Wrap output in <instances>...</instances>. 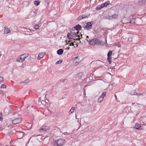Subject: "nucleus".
Returning a JSON list of instances; mask_svg holds the SVG:
<instances>
[{
	"instance_id": "nucleus-45",
	"label": "nucleus",
	"mask_w": 146,
	"mask_h": 146,
	"mask_svg": "<svg viewBox=\"0 0 146 146\" xmlns=\"http://www.w3.org/2000/svg\"><path fill=\"white\" fill-rule=\"evenodd\" d=\"M82 34H81V37H82Z\"/></svg>"
},
{
	"instance_id": "nucleus-38",
	"label": "nucleus",
	"mask_w": 146,
	"mask_h": 146,
	"mask_svg": "<svg viewBox=\"0 0 146 146\" xmlns=\"http://www.w3.org/2000/svg\"><path fill=\"white\" fill-rule=\"evenodd\" d=\"M141 94H137V95H139V96H141Z\"/></svg>"
},
{
	"instance_id": "nucleus-9",
	"label": "nucleus",
	"mask_w": 146,
	"mask_h": 146,
	"mask_svg": "<svg viewBox=\"0 0 146 146\" xmlns=\"http://www.w3.org/2000/svg\"><path fill=\"white\" fill-rule=\"evenodd\" d=\"M74 61L76 64H78L80 62V60L78 56L74 58Z\"/></svg>"
},
{
	"instance_id": "nucleus-5",
	"label": "nucleus",
	"mask_w": 146,
	"mask_h": 146,
	"mask_svg": "<svg viewBox=\"0 0 146 146\" xmlns=\"http://www.w3.org/2000/svg\"><path fill=\"white\" fill-rule=\"evenodd\" d=\"M112 54V51L111 50H110L108 53V61L109 62V64H110L111 63V56Z\"/></svg>"
},
{
	"instance_id": "nucleus-46",
	"label": "nucleus",
	"mask_w": 146,
	"mask_h": 146,
	"mask_svg": "<svg viewBox=\"0 0 146 146\" xmlns=\"http://www.w3.org/2000/svg\"><path fill=\"white\" fill-rule=\"evenodd\" d=\"M9 146V145H6V146Z\"/></svg>"
},
{
	"instance_id": "nucleus-29",
	"label": "nucleus",
	"mask_w": 146,
	"mask_h": 146,
	"mask_svg": "<svg viewBox=\"0 0 146 146\" xmlns=\"http://www.w3.org/2000/svg\"><path fill=\"white\" fill-rule=\"evenodd\" d=\"M3 117H2V112H0V121H2L3 120Z\"/></svg>"
},
{
	"instance_id": "nucleus-1",
	"label": "nucleus",
	"mask_w": 146,
	"mask_h": 146,
	"mask_svg": "<svg viewBox=\"0 0 146 146\" xmlns=\"http://www.w3.org/2000/svg\"><path fill=\"white\" fill-rule=\"evenodd\" d=\"M88 43L91 45L104 46L105 44L104 42L102 41L96 39H93L88 41Z\"/></svg>"
},
{
	"instance_id": "nucleus-34",
	"label": "nucleus",
	"mask_w": 146,
	"mask_h": 146,
	"mask_svg": "<svg viewBox=\"0 0 146 146\" xmlns=\"http://www.w3.org/2000/svg\"><path fill=\"white\" fill-rule=\"evenodd\" d=\"M3 79L2 77L0 76V83L3 81Z\"/></svg>"
},
{
	"instance_id": "nucleus-14",
	"label": "nucleus",
	"mask_w": 146,
	"mask_h": 146,
	"mask_svg": "<svg viewBox=\"0 0 146 146\" xmlns=\"http://www.w3.org/2000/svg\"><path fill=\"white\" fill-rule=\"evenodd\" d=\"M110 4V2L109 1H107L104 3L102 4V7H106L107 5H108Z\"/></svg>"
},
{
	"instance_id": "nucleus-27",
	"label": "nucleus",
	"mask_w": 146,
	"mask_h": 146,
	"mask_svg": "<svg viewBox=\"0 0 146 146\" xmlns=\"http://www.w3.org/2000/svg\"><path fill=\"white\" fill-rule=\"evenodd\" d=\"M76 33V34H77V37L79 38H76V40H80V38H79L80 36L79 35H78V34L79 33V32H77Z\"/></svg>"
},
{
	"instance_id": "nucleus-18",
	"label": "nucleus",
	"mask_w": 146,
	"mask_h": 146,
	"mask_svg": "<svg viewBox=\"0 0 146 146\" xmlns=\"http://www.w3.org/2000/svg\"><path fill=\"white\" fill-rule=\"evenodd\" d=\"M40 1H34V5L37 6H38L40 3Z\"/></svg>"
},
{
	"instance_id": "nucleus-21",
	"label": "nucleus",
	"mask_w": 146,
	"mask_h": 146,
	"mask_svg": "<svg viewBox=\"0 0 146 146\" xmlns=\"http://www.w3.org/2000/svg\"><path fill=\"white\" fill-rule=\"evenodd\" d=\"M135 19L134 18H132L130 19L129 22L131 23H135Z\"/></svg>"
},
{
	"instance_id": "nucleus-28",
	"label": "nucleus",
	"mask_w": 146,
	"mask_h": 146,
	"mask_svg": "<svg viewBox=\"0 0 146 146\" xmlns=\"http://www.w3.org/2000/svg\"><path fill=\"white\" fill-rule=\"evenodd\" d=\"M6 88V86L4 84H2L1 87L2 88Z\"/></svg>"
},
{
	"instance_id": "nucleus-41",
	"label": "nucleus",
	"mask_w": 146,
	"mask_h": 146,
	"mask_svg": "<svg viewBox=\"0 0 146 146\" xmlns=\"http://www.w3.org/2000/svg\"><path fill=\"white\" fill-rule=\"evenodd\" d=\"M70 48H69V47H67V48H66V49H67V50H69Z\"/></svg>"
},
{
	"instance_id": "nucleus-35",
	"label": "nucleus",
	"mask_w": 146,
	"mask_h": 146,
	"mask_svg": "<svg viewBox=\"0 0 146 146\" xmlns=\"http://www.w3.org/2000/svg\"><path fill=\"white\" fill-rule=\"evenodd\" d=\"M23 54L20 55V56H21V58H22V59L24 60L25 58V57L24 56H23Z\"/></svg>"
},
{
	"instance_id": "nucleus-20",
	"label": "nucleus",
	"mask_w": 146,
	"mask_h": 146,
	"mask_svg": "<svg viewBox=\"0 0 146 146\" xmlns=\"http://www.w3.org/2000/svg\"><path fill=\"white\" fill-rule=\"evenodd\" d=\"M104 100V98L100 96L98 99V102H101Z\"/></svg>"
},
{
	"instance_id": "nucleus-36",
	"label": "nucleus",
	"mask_w": 146,
	"mask_h": 146,
	"mask_svg": "<svg viewBox=\"0 0 146 146\" xmlns=\"http://www.w3.org/2000/svg\"><path fill=\"white\" fill-rule=\"evenodd\" d=\"M63 134L66 135H68L69 134V133H68L67 132H65L64 133H63Z\"/></svg>"
},
{
	"instance_id": "nucleus-25",
	"label": "nucleus",
	"mask_w": 146,
	"mask_h": 146,
	"mask_svg": "<svg viewBox=\"0 0 146 146\" xmlns=\"http://www.w3.org/2000/svg\"><path fill=\"white\" fill-rule=\"evenodd\" d=\"M62 62V60H60L58 61H57L56 63V64L61 63Z\"/></svg>"
},
{
	"instance_id": "nucleus-15",
	"label": "nucleus",
	"mask_w": 146,
	"mask_h": 146,
	"mask_svg": "<svg viewBox=\"0 0 146 146\" xmlns=\"http://www.w3.org/2000/svg\"><path fill=\"white\" fill-rule=\"evenodd\" d=\"M5 29L4 31V33L5 34H7L10 32V29L4 27Z\"/></svg>"
},
{
	"instance_id": "nucleus-3",
	"label": "nucleus",
	"mask_w": 146,
	"mask_h": 146,
	"mask_svg": "<svg viewBox=\"0 0 146 146\" xmlns=\"http://www.w3.org/2000/svg\"><path fill=\"white\" fill-rule=\"evenodd\" d=\"M77 34L75 32H72L68 33L67 37L69 39H74L77 37Z\"/></svg>"
},
{
	"instance_id": "nucleus-4",
	"label": "nucleus",
	"mask_w": 146,
	"mask_h": 146,
	"mask_svg": "<svg viewBox=\"0 0 146 146\" xmlns=\"http://www.w3.org/2000/svg\"><path fill=\"white\" fill-rule=\"evenodd\" d=\"M83 27L86 30L91 29L92 27L91 23L88 22L87 23L84 24L82 25Z\"/></svg>"
},
{
	"instance_id": "nucleus-6",
	"label": "nucleus",
	"mask_w": 146,
	"mask_h": 146,
	"mask_svg": "<svg viewBox=\"0 0 146 146\" xmlns=\"http://www.w3.org/2000/svg\"><path fill=\"white\" fill-rule=\"evenodd\" d=\"M22 121L21 118H18L12 120V123L14 124H17L20 123Z\"/></svg>"
},
{
	"instance_id": "nucleus-17",
	"label": "nucleus",
	"mask_w": 146,
	"mask_h": 146,
	"mask_svg": "<svg viewBox=\"0 0 146 146\" xmlns=\"http://www.w3.org/2000/svg\"><path fill=\"white\" fill-rule=\"evenodd\" d=\"M24 60L22 59V58L20 56L19 57L17 58L16 59V61L19 62H22L24 61Z\"/></svg>"
},
{
	"instance_id": "nucleus-12",
	"label": "nucleus",
	"mask_w": 146,
	"mask_h": 146,
	"mask_svg": "<svg viewBox=\"0 0 146 146\" xmlns=\"http://www.w3.org/2000/svg\"><path fill=\"white\" fill-rule=\"evenodd\" d=\"M45 55V54L44 53H40L37 58L38 60H40L41 58H42Z\"/></svg>"
},
{
	"instance_id": "nucleus-11",
	"label": "nucleus",
	"mask_w": 146,
	"mask_h": 146,
	"mask_svg": "<svg viewBox=\"0 0 146 146\" xmlns=\"http://www.w3.org/2000/svg\"><path fill=\"white\" fill-rule=\"evenodd\" d=\"M117 15L116 14H114L113 15L111 16H110V19H116L117 18Z\"/></svg>"
},
{
	"instance_id": "nucleus-39",
	"label": "nucleus",
	"mask_w": 146,
	"mask_h": 146,
	"mask_svg": "<svg viewBox=\"0 0 146 146\" xmlns=\"http://www.w3.org/2000/svg\"><path fill=\"white\" fill-rule=\"evenodd\" d=\"M114 96L116 99L117 98V96L116 95H114Z\"/></svg>"
},
{
	"instance_id": "nucleus-13",
	"label": "nucleus",
	"mask_w": 146,
	"mask_h": 146,
	"mask_svg": "<svg viewBox=\"0 0 146 146\" xmlns=\"http://www.w3.org/2000/svg\"><path fill=\"white\" fill-rule=\"evenodd\" d=\"M63 51L64 50L63 49H59L57 50V53L59 55H61L63 54Z\"/></svg>"
},
{
	"instance_id": "nucleus-7",
	"label": "nucleus",
	"mask_w": 146,
	"mask_h": 146,
	"mask_svg": "<svg viewBox=\"0 0 146 146\" xmlns=\"http://www.w3.org/2000/svg\"><path fill=\"white\" fill-rule=\"evenodd\" d=\"M49 129V127L48 126H42V128H40L39 130L40 132H45Z\"/></svg>"
},
{
	"instance_id": "nucleus-24",
	"label": "nucleus",
	"mask_w": 146,
	"mask_h": 146,
	"mask_svg": "<svg viewBox=\"0 0 146 146\" xmlns=\"http://www.w3.org/2000/svg\"><path fill=\"white\" fill-rule=\"evenodd\" d=\"M106 92H103L100 96L104 98L106 96Z\"/></svg>"
},
{
	"instance_id": "nucleus-22",
	"label": "nucleus",
	"mask_w": 146,
	"mask_h": 146,
	"mask_svg": "<svg viewBox=\"0 0 146 146\" xmlns=\"http://www.w3.org/2000/svg\"><path fill=\"white\" fill-rule=\"evenodd\" d=\"M102 8H103V7H102L101 5L98 6L96 8V9L97 10H99L101 9Z\"/></svg>"
},
{
	"instance_id": "nucleus-16",
	"label": "nucleus",
	"mask_w": 146,
	"mask_h": 146,
	"mask_svg": "<svg viewBox=\"0 0 146 146\" xmlns=\"http://www.w3.org/2000/svg\"><path fill=\"white\" fill-rule=\"evenodd\" d=\"M19 132V134L18 135V136H19V139H21L22 137L24 134V133L22 132L21 131H18Z\"/></svg>"
},
{
	"instance_id": "nucleus-30",
	"label": "nucleus",
	"mask_w": 146,
	"mask_h": 146,
	"mask_svg": "<svg viewBox=\"0 0 146 146\" xmlns=\"http://www.w3.org/2000/svg\"><path fill=\"white\" fill-rule=\"evenodd\" d=\"M29 82V79H27L26 80H25L23 83L24 84H26L27 83H28Z\"/></svg>"
},
{
	"instance_id": "nucleus-44",
	"label": "nucleus",
	"mask_w": 146,
	"mask_h": 146,
	"mask_svg": "<svg viewBox=\"0 0 146 146\" xmlns=\"http://www.w3.org/2000/svg\"><path fill=\"white\" fill-rule=\"evenodd\" d=\"M79 120L78 119V121H77L78 122H79Z\"/></svg>"
},
{
	"instance_id": "nucleus-40",
	"label": "nucleus",
	"mask_w": 146,
	"mask_h": 146,
	"mask_svg": "<svg viewBox=\"0 0 146 146\" xmlns=\"http://www.w3.org/2000/svg\"><path fill=\"white\" fill-rule=\"evenodd\" d=\"M75 118L76 119H78L77 118V116L76 115H75Z\"/></svg>"
},
{
	"instance_id": "nucleus-37",
	"label": "nucleus",
	"mask_w": 146,
	"mask_h": 146,
	"mask_svg": "<svg viewBox=\"0 0 146 146\" xmlns=\"http://www.w3.org/2000/svg\"><path fill=\"white\" fill-rule=\"evenodd\" d=\"M74 43L73 42H70L69 44V46H74Z\"/></svg>"
},
{
	"instance_id": "nucleus-43",
	"label": "nucleus",
	"mask_w": 146,
	"mask_h": 146,
	"mask_svg": "<svg viewBox=\"0 0 146 146\" xmlns=\"http://www.w3.org/2000/svg\"><path fill=\"white\" fill-rule=\"evenodd\" d=\"M86 37L87 38H89V37L88 36H87Z\"/></svg>"
},
{
	"instance_id": "nucleus-47",
	"label": "nucleus",
	"mask_w": 146,
	"mask_h": 146,
	"mask_svg": "<svg viewBox=\"0 0 146 146\" xmlns=\"http://www.w3.org/2000/svg\"><path fill=\"white\" fill-rule=\"evenodd\" d=\"M133 104H134V103H132V105H133Z\"/></svg>"
},
{
	"instance_id": "nucleus-10",
	"label": "nucleus",
	"mask_w": 146,
	"mask_h": 146,
	"mask_svg": "<svg viewBox=\"0 0 146 146\" xmlns=\"http://www.w3.org/2000/svg\"><path fill=\"white\" fill-rule=\"evenodd\" d=\"M75 29L77 31L80 30L82 29V27L81 26L78 24L76 26L74 27Z\"/></svg>"
},
{
	"instance_id": "nucleus-33",
	"label": "nucleus",
	"mask_w": 146,
	"mask_h": 146,
	"mask_svg": "<svg viewBox=\"0 0 146 146\" xmlns=\"http://www.w3.org/2000/svg\"><path fill=\"white\" fill-rule=\"evenodd\" d=\"M82 16L83 19L86 18L87 17V16L86 15H82Z\"/></svg>"
},
{
	"instance_id": "nucleus-19",
	"label": "nucleus",
	"mask_w": 146,
	"mask_h": 146,
	"mask_svg": "<svg viewBox=\"0 0 146 146\" xmlns=\"http://www.w3.org/2000/svg\"><path fill=\"white\" fill-rule=\"evenodd\" d=\"M74 110H75L74 107H72L70 109V110L69 111V114H70L71 113H73L74 111Z\"/></svg>"
},
{
	"instance_id": "nucleus-8",
	"label": "nucleus",
	"mask_w": 146,
	"mask_h": 146,
	"mask_svg": "<svg viewBox=\"0 0 146 146\" xmlns=\"http://www.w3.org/2000/svg\"><path fill=\"white\" fill-rule=\"evenodd\" d=\"M135 128L136 129H138V130L143 129L142 128H141V125L140 124L138 123H135Z\"/></svg>"
},
{
	"instance_id": "nucleus-31",
	"label": "nucleus",
	"mask_w": 146,
	"mask_h": 146,
	"mask_svg": "<svg viewBox=\"0 0 146 146\" xmlns=\"http://www.w3.org/2000/svg\"><path fill=\"white\" fill-rule=\"evenodd\" d=\"M23 54V56H24L25 58L26 57H27L29 55V54Z\"/></svg>"
},
{
	"instance_id": "nucleus-26",
	"label": "nucleus",
	"mask_w": 146,
	"mask_h": 146,
	"mask_svg": "<svg viewBox=\"0 0 146 146\" xmlns=\"http://www.w3.org/2000/svg\"><path fill=\"white\" fill-rule=\"evenodd\" d=\"M34 28L35 29H38L39 28L38 25H35L34 26Z\"/></svg>"
},
{
	"instance_id": "nucleus-32",
	"label": "nucleus",
	"mask_w": 146,
	"mask_h": 146,
	"mask_svg": "<svg viewBox=\"0 0 146 146\" xmlns=\"http://www.w3.org/2000/svg\"><path fill=\"white\" fill-rule=\"evenodd\" d=\"M82 19H83L82 18V16H79L78 18V21H80Z\"/></svg>"
},
{
	"instance_id": "nucleus-2",
	"label": "nucleus",
	"mask_w": 146,
	"mask_h": 146,
	"mask_svg": "<svg viewBox=\"0 0 146 146\" xmlns=\"http://www.w3.org/2000/svg\"><path fill=\"white\" fill-rule=\"evenodd\" d=\"M65 142V139H60L54 141L53 142V145L54 146H62L64 145Z\"/></svg>"
},
{
	"instance_id": "nucleus-42",
	"label": "nucleus",
	"mask_w": 146,
	"mask_h": 146,
	"mask_svg": "<svg viewBox=\"0 0 146 146\" xmlns=\"http://www.w3.org/2000/svg\"><path fill=\"white\" fill-rule=\"evenodd\" d=\"M2 55L1 54V53L0 52V57Z\"/></svg>"
},
{
	"instance_id": "nucleus-23",
	"label": "nucleus",
	"mask_w": 146,
	"mask_h": 146,
	"mask_svg": "<svg viewBox=\"0 0 146 146\" xmlns=\"http://www.w3.org/2000/svg\"><path fill=\"white\" fill-rule=\"evenodd\" d=\"M130 94L131 95H135L137 94V93H136L135 91L134 90L132 91L131 92V93H130Z\"/></svg>"
}]
</instances>
